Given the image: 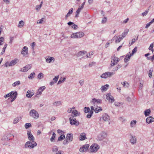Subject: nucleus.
Returning a JSON list of instances; mask_svg holds the SVG:
<instances>
[{
	"label": "nucleus",
	"instance_id": "5701e85b",
	"mask_svg": "<svg viewBox=\"0 0 154 154\" xmlns=\"http://www.w3.org/2000/svg\"><path fill=\"white\" fill-rule=\"evenodd\" d=\"M54 58L53 57H50L47 58L46 61L47 63H53L54 61Z\"/></svg>",
	"mask_w": 154,
	"mask_h": 154
},
{
	"label": "nucleus",
	"instance_id": "7c9ffc66",
	"mask_svg": "<svg viewBox=\"0 0 154 154\" xmlns=\"http://www.w3.org/2000/svg\"><path fill=\"white\" fill-rule=\"evenodd\" d=\"M151 112V110L150 109L146 110L144 112V114L146 116H148Z\"/></svg>",
	"mask_w": 154,
	"mask_h": 154
},
{
	"label": "nucleus",
	"instance_id": "6e6552de",
	"mask_svg": "<svg viewBox=\"0 0 154 154\" xmlns=\"http://www.w3.org/2000/svg\"><path fill=\"white\" fill-rule=\"evenodd\" d=\"M130 141L132 145L135 144L137 142V139L135 136L131 135L130 139Z\"/></svg>",
	"mask_w": 154,
	"mask_h": 154
},
{
	"label": "nucleus",
	"instance_id": "79ce46f5",
	"mask_svg": "<svg viewBox=\"0 0 154 154\" xmlns=\"http://www.w3.org/2000/svg\"><path fill=\"white\" fill-rule=\"evenodd\" d=\"M26 129H27L29 127H31V124L30 123H26L24 125Z\"/></svg>",
	"mask_w": 154,
	"mask_h": 154
},
{
	"label": "nucleus",
	"instance_id": "a878e982",
	"mask_svg": "<svg viewBox=\"0 0 154 154\" xmlns=\"http://www.w3.org/2000/svg\"><path fill=\"white\" fill-rule=\"evenodd\" d=\"M76 36L77 38H81L84 35V33L82 32H76Z\"/></svg>",
	"mask_w": 154,
	"mask_h": 154
},
{
	"label": "nucleus",
	"instance_id": "dca6fc26",
	"mask_svg": "<svg viewBox=\"0 0 154 154\" xmlns=\"http://www.w3.org/2000/svg\"><path fill=\"white\" fill-rule=\"evenodd\" d=\"M66 138V140L69 142H71L73 140V134H67Z\"/></svg>",
	"mask_w": 154,
	"mask_h": 154
},
{
	"label": "nucleus",
	"instance_id": "e433bc0d",
	"mask_svg": "<svg viewBox=\"0 0 154 154\" xmlns=\"http://www.w3.org/2000/svg\"><path fill=\"white\" fill-rule=\"evenodd\" d=\"M53 104L54 106H57L61 105V102L60 101H56L54 102Z\"/></svg>",
	"mask_w": 154,
	"mask_h": 154
},
{
	"label": "nucleus",
	"instance_id": "4d7b16f0",
	"mask_svg": "<svg viewBox=\"0 0 154 154\" xmlns=\"http://www.w3.org/2000/svg\"><path fill=\"white\" fill-rule=\"evenodd\" d=\"M107 18L106 17H104L103 18L101 22L102 23H104L107 21Z\"/></svg>",
	"mask_w": 154,
	"mask_h": 154
},
{
	"label": "nucleus",
	"instance_id": "c85d7f7f",
	"mask_svg": "<svg viewBox=\"0 0 154 154\" xmlns=\"http://www.w3.org/2000/svg\"><path fill=\"white\" fill-rule=\"evenodd\" d=\"M132 56H131V54H127L126 55L124 59V62L125 63H127L128 61L130 58Z\"/></svg>",
	"mask_w": 154,
	"mask_h": 154
},
{
	"label": "nucleus",
	"instance_id": "603ef678",
	"mask_svg": "<svg viewBox=\"0 0 154 154\" xmlns=\"http://www.w3.org/2000/svg\"><path fill=\"white\" fill-rule=\"evenodd\" d=\"M149 9H146L145 12L142 14V15L143 17L145 16L148 13Z\"/></svg>",
	"mask_w": 154,
	"mask_h": 154
},
{
	"label": "nucleus",
	"instance_id": "aec40b11",
	"mask_svg": "<svg viewBox=\"0 0 154 154\" xmlns=\"http://www.w3.org/2000/svg\"><path fill=\"white\" fill-rule=\"evenodd\" d=\"M109 87V85L107 84H106L104 86H102L100 88L101 91L102 92L106 91L107 90Z\"/></svg>",
	"mask_w": 154,
	"mask_h": 154
},
{
	"label": "nucleus",
	"instance_id": "8fccbe9b",
	"mask_svg": "<svg viewBox=\"0 0 154 154\" xmlns=\"http://www.w3.org/2000/svg\"><path fill=\"white\" fill-rule=\"evenodd\" d=\"M65 138V136L63 134L61 135L60 137H58V141H61Z\"/></svg>",
	"mask_w": 154,
	"mask_h": 154
},
{
	"label": "nucleus",
	"instance_id": "f257e3e1",
	"mask_svg": "<svg viewBox=\"0 0 154 154\" xmlns=\"http://www.w3.org/2000/svg\"><path fill=\"white\" fill-rule=\"evenodd\" d=\"M37 145V143L34 141L30 140L26 142L24 145L25 148L32 149Z\"/></svg>",
	"mask_w": 154,
	"mask_h": 154
},
{
	"label": "nucleus",
	"instance_id": "1a4fd4ad",
	"mask_svg": "<svg viewBox=\"0 0 154 154\" xmlns=\"http://www.w3.org/2000/svg\"><path fill=\"white\" fill-rule=\"evenodd\" d=\"M31 65L29 64L25 66L22 68L20 70V71L22 72H26L29 70L31 68Z\"/></svg>",
	"mask_w": 154,
	"mask_h": 154
},
{
	"label": "nucleus",
	"instance_id": "a19ab883",
	"mask_svg": "<svg viewBox=\"0 0 154 154\" xmlns=\"http://www.w3.org/2000/svg\"><path fill=\"white\" fill-rule=\"evenodd\" d=\"M89 113L87 115L86 117L88 118H90L92 116L93 113V112L90 111V112H88Z\"/></svg>",
	"mask_w": 154,
	"mask_h": 154
},
{
	"label": "nucleus",
	"instance_id": "cd10ccee",
	"mask_svg": "<svg viewBox=\"0 0 154 154\" xmlns=\"http://www.w3.org/2000/svg\"><path fill=\"white\" fill-rule=\"evenodd\" d=\"M52 152L54 153H56L58 151V147L56 146H52L51 149Z\"/></svg>",
	"mask_w": 154,
	"mask_h": 154
},
{
	"label": "nucleus",
	"instance_id": "c03bdc74",
	"mask_svg": "<svg viewBox=\"0 0 154 154\" xmlns=\"http://www.w3.org/2000/svg\"><path fill=\"white\" fill-rule=\"evenodd\" d=\"M85 113H87L90 112V109L89 107H85L84 109Z\"/></svg>",
	"mask_w": 154,
	"mask_h": 154
},
{
	"label": "nucleus",
	"instance_id": "f8f14e48",
	"mask_svg": "<svg viewBox=\"0 0 154 154\" xmlns=\"http://www.w3.org/2000/svg\"><path fill=\"white\" fill-rule=\"evenodd\" d=\"M85 4V2H84L79 7V8H78L76 12V15L75 16V17H77L78 16V15L79 14L80 12L81 11V10L83 8Z\"/></svg>",
	"mask_w": 154,
	"mask_h": 154
},
{
	"label": "nucleus",
	"instance_id": "680f3d73",
	"mask_svg": "<svg viewBox=\"0 0 154 154\" xmlns=\"http://www.w3.org/2000/svg\"><path fill=\"white\" fill-rule=\"evenodd\" d=\"M153 46H154V44L153 43L151 44H150L149 47V48H148L149 50H152V49H153Z\"/></svg>",
	"mask_w": 154,
	"mask_h": 154
},
{
	"label": "nucleus",
	"instance_id": "6ab92c4d",
	"mask_svg": "<svg viewBox=\"0 0 154 154\" xmlns=\"http://www.w3.org/2000/svg\"><path fill=\"white\" fill-rule=\"evenodd\" d=\"M146 122L148 124H149L154 121V118L152 116H149L146 119Z\"/></svg>",
	"mask_w": 154,
	"mask_h": 154
},
{
	"label": "nucleus",
	"instance_id": "7ed1b4c3",
	"mask_svg": "<svg viewBox=\"0 0 154 154\" xmlns=\"http://www.w3.org/2000/svg\"><path fill=\"white\" fill-rule=\"evenodd\" d=\"M99 146L97 144H92L89 149L90 152H96L99 148Z\"/></svg>",
	"mask_w": 154,
	"mask_h": 154
},
{
	"label": "nucleus",
	"instance_id": "bb28decb",
	"mask_svg": "<svg viewBox=\"0 0 154 154\" xmlns=\"http://www.w3.org/2000/svg\"><path fill=\"white\" fill-rule=\"evenodd\" d=\"M15 92L11 91L9 93L7 94L6 95L4 96V97L5 98H7L9 97H12L13 94H14Z\"/></svg>",
	"mask_w": 154,
	"mask_h": 154
},
{
	"label": "nucleus",
	"instance_id": "c756f323",
	"mask_svg": "<svg viewBox=\"0 0 154 154\" xmlns=\"http://www.w3.org/2000/svg\"><path fill=\"white\" fill-rule=\"evenodd\" d=\"M17 61H18L17 59H15L10 62V64H11L10 65H11V66L15 65L17 63Z\"/></svg>",
	"mask_w": 154,
	"mask_h": 154
},
{
	"label": "nucleus",
	"instance_id": "de8ad7c7",
	"mask_svg": "<svg viewBox=\"0 0 154 154\" xmlns=\"http://www.w3.org/2000/svg\"><path fill=\"white\" fill-rule=\"evenodd\" d=\"M17 92L16 91L15 92L14 94H13L12 95V97H13V99L11 100V102H12L13 101H14L16 98L17 97Z\"/></svg>",
	"mask_w": 154,
	"mask_h": 154
},
{
	"label": "nucleus",
	"instance_id": "412c9836",
	"mask_svg": "<svg viewBox=\"0 0 154 154\" xmlns=\"http://www.w3.org/2000/svg\"><path fill=\"white\" fill-rule=\"evenodd\" d=\"M115 39V43H119L123 39L119 35L118 36H115L114 37Z\"/></svg>",
	"mask_w": 154,
	"mask_h": 154
},
{
	"label": "nucleus",
	"instance_id": "052dcab7",
	"mask_svg": "<svg viewBox=\"0 0 154 154\" xmlns=\"http://www.w3.org/2000/svg\"><path fill=\"white\" fill-rule=\"evenodd\" d=\"M152 70H150L148 72V75L149 77L151 78L152 76Z\"/></svg>",
	"mask_w": 154,
	"mask_h": 154
},
{
	"label": "nucleus",
	"instance_id": "864d4df0",
	"mask_svg": "<svg viewBox=\"0 0 154 154\" xmlns=\"http://www.w3.org/2000/svg\"><path fill=\"white\" fill-rule=\"evenodd\" d=\"M44 18H42L41 19L38 20L37 23V24L42 23L43 22Z\"/></svg>",
	"mask_w": 154,
	"mask_h": 154
},
{
	"label": "nucleus",
	"instance_id": "ddd939ff",
	"mask_svg": "<svg viewBox=\"0 0 154 154\" xmlns=\"http://www.w3.org/2000/svg\"><path fill=\"white\" fill-rule=\"evenodd\" d=\"M45 88H46L45 86L40 87L36 93V96L37 97V95L39 94L41 95L42 94V91L45 89Z\"/></svg>",
	"mask_w": 154,
	"mask_h": 154
},
{
	"label": "nucleus",
	"instance_id": "39448f33",
	"mask_svg": "<svg viewBox=\"0 0 154 154\" xmlns=\"http://www.w3.org/2000/svg\"><path fill=\"white\" fill-rule=\"evenodd\" d=\"M106 137V133L104 131L100 133L97 136V140L99 141L102 140Z\"/></svg>",
	"mask_w": 154,
	"mask_h": 154
},
{
	"label": "nucleus",
	"instance_id": "37998d69",
	"mask_svg": "<svg viewBox=\"0 0 154 154\" xmlns=\"http://www.w3.org/2000/svg\"><path fill=\"white\" fill-rule=\"evenodd\" d=\"M44 77V74L42 73H39L38 75V78L39 79H40L43 78Z\"/></svg>",
	"mask_w": 154,
	"mask_h": 154
},
{
	"label": "nucleus",
	"instance_id": "b1692460",
	"mask_svg": "<svg viewBox=\"0 0 154 154\" xmlns=\"http://www.w3.org/2000/svg\"><path fill=\"white\" fill-rule=\"evenodd\" d=\"M34 93L33 92L28 90L26 93V97L28 98H31L33 95Z\"/></svg>",
	"mask_w": 154,
	"mask_h": 154
},
{
	"label": "nucleus",
	"instance_id": "423d86ee",
	"mask_svg": "<svg viewBox=\"0 0 154 154\" xmlns=\"http://www.w3.org/2000/svg\"><path fill=\"white\" fill-rule=\"evenodd\" d=\"M114 73L112 72H106L103 73L100 75V77L103 79H106L108 77H110L112 76Z\"/></svg>",
	"mask_w": 154,
	"mask_h": 154
},
{
	"label": "nucleus",
	"instance_id": "9b49d317",
	"mask_svg": "<svg viewBox=\"0 0 154 154\" xmlns=\"http://www.w3.org/2000/svg\"><path fill=\"white\" fill-rule=\"evenodd\" d=\"M89 145L88 144H85L82 146L80 147L79 151L81 152H85L88 149L89 147Z\"/></svg>",
	"mask_w": 154,
	"mask_h": 154
},
{
	"label": "nucleus",
	"instance_id": "13d9d810",
	"mask_svg": "<svg viewBox=\"0 0 154 154\" xmlns=\"http://www.w3.org/2000/svg\"><path fill=\"white\" fill-rule=\"evenodd\" d=\"M59 77V75H58L57 76H55L54 78L53 79V80L55 82H56L58 79Z\"/></svg>",
	"mask_w": 154,
	"mask_h": 154
},
{
	"label": "nucleus",
	"instance_id": "5fc2aeb1",
	"mask_svg": "<svg viewBox=\"0 0 154 154\" xmlns=\"http://www.w3.org/2000/svg\"><path fill=\"white\" fill-rule=\"evenodd\" d=\"M76 33V32L72 33L71 35V37L72 38H77Z\"/></svg>",
	"mask_w": 154,
	"mask_h": 154
},
{
	"label": "nucleus",
	"instance_id": "a18cd8bd",
	"mask_svg": "<svg viewBox=\"0 0 154 154\" xmlns=\"http://www.w3.org/2000/svg\"><path fill=\"white\" fill-rule=\"evenodd\" d=\"M93 52H89L88 54H87L86 55V57L87 58H91V56L93 55Z\"/></svg>",
	"mask_w": 154,
	"mask_h": 154
},
{
	"label": "nucleus",
	"instance_id": "e2e57ef3",
	"mask_svg": "<svg viewBox=\"0 0 154 154\" xmlns=\"http://www.w3.org/2000/svg\"><path fill=\"white\" fill-rule=\"evenodd\" d=\"M11 64H10V62L7 61L6 62V63L5 64V66L6 67H7L8 66H11Z\"/></svg>",
	"mask_w": 154,
	"mask_h": 154
},
{
	"label": "nucleus",
	"instance_id": "ea45409f",
	"mask_svg": "<svg viewBox=\"0 0 154 154\" xmlns=\"http://www.w3.org/2000/svg\"><path fill=\"white\" fill-rule=\"evenodd\" d=\"M56 135V134L55 133L53 132L52 134V135L50 138V141L51 142H53L54 141V140Z\"/></svg>",
	"mask_w": 154,
	"mask_h": 154
},
{
	"label": "nucleus",
	"instance_id": "338daca9",
	"mask_svg": "<svg viewBox=\"0 0 154 154\" xmlns=\"http://www.w3.org/2000/svg\"><path fill=\"white\" fill-rule=\"evenodd\" d=\"M72 27L73 29H76L78 28V27L77 25H75L74 23V24H73V25L72 26Z\"/></svg>",
	"mask_w": 154,
	"mask_h": 154
},
{
	"label": "nucleus",
	"instance_id": "20e7f679",
	"mask_svg": "<svg viewBox=\"0 0 154 154\" xmlns=\"http://www.w3.org/2000/svg\"><path fill=\"white\" fill-rule=\"evenodd\" d=\"M70 124L72 125H75L76 126H78L79 124V121L76 120L74 116L70 117L69 118Z\"/></svg>",
	"mask_w": 154,
	"mask_h": 154
},
{
	"label": "nucleus",
	"instance_id": "3c124183",
	"mask_svg": "<svg viewBox=\"0 0 154 154\" xmlns=\"http://www.w3.org/2000/svg\"><path fill=\"white\" fill-rule=\"evenodd\" d=\"M20 118L18 117L15 118L13 121V123L14 124H16L19 121Z\"/></svg>",
	"mask_w": 154,
	"mask_h": 154
},
{
	"label": "nucleus",
	"instance_id": "0e129e2a",
	"mask_svg": "<svg viewBox=\"0 0 154 154\" xmlns=\"http://www.w3.org/2000/svg\"><path fill=\"white\" fill-rule=\"evenodd\" d=\"M135 39H132V41H131V43L129 42V46H130L131 45H132V44H134V43L135 42Z\"/></svg>",
	"mask_w": 154,
	"mask_h": 154
},
{
	"label": "nucleus",
	"instance_id": "4be33fe9",
	"mask_svg": "<svg viewBox=\"0 0 154 154\" xmlns=\"http://www.w3.org/2000/svg\"><path fill=\"white\" fill-rule=\"evenodd\" d=\"M87 139L86 134L84 133H82L80 136L79 139L81 140H83Z\"/></svg>",
	"mask_w": 154,
	"mask_h": 154
},
{
	"label": "nucleus",
	"instance_id": "473e14b6",
	"mask_svg": "<svg viewBox=\"0 0 154 154\" xmlns=\"http://www.w3.org/2000/svg\"><path fill=\"white\" fill-rule=\"evenodd\" d=\"M73 8H71V9L69 10V12L66 14V15L65 16L66 18V19L67 17H69L70 16V15L72 14L73 12Z\"/></svg>",
	"mask_w": 154,
	"mask_h": 154
},
{
	"label": "nucleus",
	"instance_id": "4c0bfd02",
	"mask_svg": "<svg viewBox=\"0 0 154 154\" xmlns=\"http://www.w3.org/2000/svg\"><path fill=\"white\" fill-rule=\"evenodd\" d=\"M137 121L136 120H133L131 121L130 123V126L131 128L134 127L135 126Z\"/></svg>",
	"mask_w": 154,
	"mask_h": 154
},
{
	"label": "nucleus",
	"instance_id": "49530a36",
	"mask_svg": "<svg viewBox=\"0 0 154 154\" xmlns=\"http://www.w3.org/2000/svg\"><path fill=\"white\" fill-rule=\"evenodd\" d=\"M35 75V73L34 72H33L28 76V78L29 79H32L34 77L33 75Z\"/></svg>",
	"mask_w": 154,
	"mask_h": 154
},
{
	"label": "nucleus",
	"instance_id": "bf43d9fd",
	"mask_svg": "<svg viewBox=\"0 0 154 154\" xmlns=\"http://www.w3.org/2000/svg\"><path fill=\"white\" fill-rule=\"evenodd\" d=\"M79 82L80 84V85L81 86H82L84 84V80L82 79V80H80L79 81Z\"/></svg>",
	"mask_w": 154,
	"mask_h": 154
},
{
	"label": "nucleus",
	"instance_id": "4468645a",
	"mask_svg": "<svg viewBox=\"0 0 154 154\" xmlns=\"http://www.w3.org/2000/svg\"><path fill=\"white\" fill-rule=\"evenodd\" d=\"M80 114V112H78L77 110H73V111L72 112V113L71 114V116H74V117L77 116H79Z\"/></svg>",
	"mask_w": 154,
	"mask_h": 154
},
{
	"label": "nucleus",
	"instance_id": "393cba45",
	"mask_svg": "<svg viewBox=\"0 0 154 154\" xmlns=\"http://www.w3.org/2000/svg\"><path fill=\"white\" fill-rule=\"evenodd\" d=\"M111 58L113 62H115L116 63H117L120 60L119 59L116 57L115 55L112 56Z\"/></svg>",
	"mask_w": 154,
	"mask_h": 154
},
{
	"label": "nucleus",
	"instance_id": "09e8293b",
	"mask_svg": "<svg viewBox=\"0 0 154 154\" xmlns=\"http://www.w3.org/2000/svg\"><path fill=\"white\" fill-rule=\"evenodd\" d=\"M137 48L136 47L134 48L132 51V53L130 54L131 56H133V54L137 52Z\"/></svg>",
	"mask_w": 154,
	"mask_h": 154
},
{
	"label": "nucleus",
	"instance_id": "0eeeda50",
	"mask_svg": "<svg viewBox=\"0 0 154 154\" xmlns=\"http://www.w3.org/2000/svg\"><path fill=\"white\" fill-rule=\"evenodd\" d=\"M106 98L111 103H112L115 101V99L111 95L110 93H107L106 94Z\"/></svg>",
	"mask_w": 154,
	"mask_h": 154
},
{
	"label": "nucleus",
	"instance_id": "f704fd0d",
	"mask_svg": "<svg viewBox=\"0 0 154 154\" xmlns=\"http://www.w3.org/2000/svg\"><path fill=\"white\" fill-rule=\"evenodd\" d=\"M42 4L43 2H41L40 5H36V6L35 9L37 11H38L40 9Z\"/></svg>",
	"mask_w": 154,
	"mask_h": 154
},
{
	"label": "nucleus",
	"instance_id": "6e6d98bb",
	"mask_svg": "<svg viewBox=\"0 0 154 154\" xmlns=\"http://www.w3.org/2000/svg\"><path fill=\"white\" fill-rule=\"evenodd\" d=\"M22 51H25L26 54H28V48L26 46H24L23 48Z\"/></svg>",
	"mask_w": 154,
	"mask_h": 154
},
{
	"label": "nucleus",
	"instance_id": "2eb2a0df",
	"mask_svg": "<svg viewBox=\"0 0 154 154\" xmlns=\"http://www.w3.org/2000/svg\"><path fill=\"white\" fill-rule=\"evenodd\" d=\"M102 100L99 99H96L95 98H93L92 99L91 103H93L94 104H95L96 103L97 104H101L102 103Z\"/></svg>",
	"mask_w": 154,
	"mask_h": 154
},
{
	"label": "nucleus",
	"instance_id": "c9c22d12",
	"mask_svg": "<svg viewBox=\"0 0 154 154\" xmlns=\"http://www.w3.org/2000/svg\"><path fill=\"white\" fill-rule=\"evenodd\" d=\"M24 22L23 20H21L19 22L18 25V27L19 28H22L24 26Z\"/></svg>",
	"mask_w": 154,
	"mask_h": 154
},
{
	"label": "nucleus",
	"instance_id": "9d476101",
	"mask_svg": "<svg viewBox=\"0 0 154 154\" xmlns=\"http://www.w3.org/2000/svg\"><path fill=\"white\" fill-rule=\"evenodd\" d=\"M27 134L28 139L29 140L34 141L35 138L31 133V130H29L27 131Z\"/></svg>",
	"mask_w": 154,
	"mask_h": 154
},
{
	"label": "nucleus",
	"instance_id": "774afa93",
	"mask_svg": "<svg viewBox=\"0 0 154 154\" xmlns=\"http://www.w3.org/2000/svg\"><path fill=\"white\" fill-rule=\"evenodd\" d=\"M10 41L9 42V43L11 44L13 40H14V37H10Z\"/></svg>",
	"mask_w": 154,
	"mask_h": 154
},
{
	"label": "nucleus",
	"instance_id": "72a5a7b5",
	"mask_svg": "<svg viewBox=\"0 0 154 154\" xmlns=\"http://www.w3.org/2000/svg\"><path fill=\"white\" fill-rule=\"evenodd\" d=\"M94 109V111L95 112L97 113L100 111L102 110V109L101 107L97 106V107L95 108Z\"/></svg>",
	"mask_w": 154,
	"mask_h": 154
},
{
	"label": "nucleus",
	"instance_id": "58836bf2",
	"mask_svg": "<svg viewBox=\"0 0 154 154\" xmlns=\"http://www.w3.org/2000/svg\"><path fill=\"white\" fill-rule=\"evenodd\" d=\"M20 84V82L19 81H18L12 84V85L13 87H15L17 85H19Z\"/></svg>",
	"mask_w": 154,
	"mask_h": 154
},
{
	"label": "nucleus",
	"instance_id": "f3484780",
	"mask_svg": "<svg viewBox=\"0 0 154 154\" xmlns=\"http://www.w3.org/2000/svg\"><path fill=\"white\" fill-rule=\"evenodd\" d=\"M102 119L105 122H108L109 121L110 117L107 114H104L102 116Z\"/></svg>",
	"mask_w": 154,
	"mask_h": 154
},
{
	"label": "nucleus",
	"instance_id": "2f4dec72",
	"mask_svg": "<svg viewBox=\"0 0 154 154\" xmlns=\"http://www.w3.org/2000/svg\"><path fill=\"white\" fill-rule=\"evenodd\" d=\"M86 52L85 51H81L79 52L77 54V56L79 57L83 56L85 54Z\"/></svg>",
	"mask_w": 154,
	"mask_h": 154
},
{
	"label": "nucleus",
	"instance_id": "f03ea898",
	"mask_svg": "<svg viewBox=\"0 0 154 154\" xmlns=\"http://www.w3.org/2000/svg\"><path fill=\"white\" fill-rule=\"evenodd\" d=\"M29 115L30 117L35 119H38L39 117V115L38 112L34 109H32L30 111Z\"/></svg>",
	"mask_w": 154,
	"mask_h": 154
},
{
	"label": "nucleus",
	"instance_id": "a211bd4d",
	"mask_svg": "<svg viewBox=\"0 0 154 154\" xmlns=\"http://www.w3.org/2000/svg\"><path fill=\"white\" fill-rule=\"evenodd\" d=\"M129 31L128 29H126L124 30V32L122 33L121 35H119L123 39L128 34Z\"/></svg>",
	"mask_w": 154,
	"mask_h": 154
},
{
	"label": "nucleus",
	"instance_id": "69168bd1",
	"mask_svg": "<svg viewBox=\"0 0 154 154\" xmlns=\"http://www.w3.org/2000/svg\"><path fill=\"white\" fill-rule=\"evenodd\" d=\"M152 23V22H151V21L149 22L148 23H147L145 27V28L146 29Z\"/></svg>",
	"mask_w": 154,
	"mask_h": 154
}]
</instances>
